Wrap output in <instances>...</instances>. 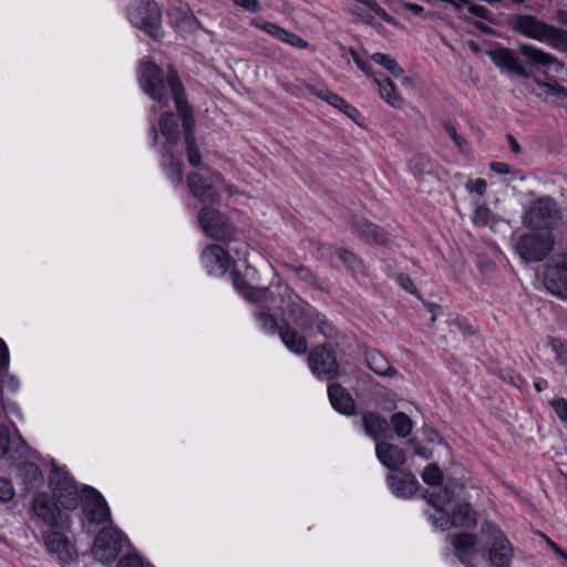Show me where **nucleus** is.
I'll list each match as a JSON object with an SVG mask.
<instances>
[{
    "instance_id": "1",
    "label": "nucleus",
    "mask_w": 567,
    "mask_h": 567,
    "mask_svg": "<svg viewBox=\"0 0 567 567\" xmlns=\"http://www.w3.org/2000/svg\"><path fill=\"white\" fill-rule=\"evenodd\" d=\"M138 81L143 91L150 97L162 104L167 103V89L171 90L178 115L183 121L187 161L192 166H198L202 156L194 136L195 118L190 112L189 105L185 101V90L177 72L173 68H168L165 79L163 69L154 62H142L140 64Z\"/></svg>"
},
{
    "instance_id": "2",
    "label": "nucleus",
    "mask_w": 567,
    "mask_h": 567,
    "mask_svg": "<svg viewBox=\"0 0 567 567\" xmlns=\"http://www.w3.org/2000/svg\"><path fill=\"white\" fill-rule=\"evenodd\" d=\"M509 23L514 32L539 42H547L554 49L567 52V31L530 14L514 16Z\"/></svg>"
},
{
    "instance_id": "3",
    "label": "nucleus",
    "mask_w": 567,
    "mask_h": 567,
    "mask_svg": "<svg viewBox=\"0 0 567 567\" xmlns=\"http://www.w3.org/2000/svg\"><path fill=\"white\" fill-rule=\"evenodd\" d=\"M514 247L524 262H540L554 250L555 236L551 230L528 228L517 238Z\"/></svg>"
},
{
    "instance_id": "4",
    "label": "nucleus",
    "mask_w": 567,
    "mask_h": 567,
    "mask_svg": "<svg viewBox=\"0 0 567 567\" xmlns=\"http://www.w3.org/2000/svg\"><path fill=\"white\" fill-rule=\"evenodd\" d=\"M561 219L560 208L551 197H539L532 202L523 215V225L527 228L551 230Z\"/></svg>"
},
{
    "instance_id": "5",
    "label": "nucleus",
    "mask_w": 567,
    "mask_h": 567,
    "mask_svg": "<svg viewBox=\"0 0 567 567\" xmlns=\"http://www.w3.org/2000/svg\"><path fill=\"white\" fill-rule=\"evenodd\" d=\"M202 230L212 239L230 241L236 239V227L229 218L220 212L205 206L197 215Z\"/></svg>"
},
{
    "instance_id": "6",
    "label": "nucleus",
    "mask_w": 567,
    "mask_h": 567,
    "mask_svg": "<svg viewBox=\"0 0 567 567\" xmlns=\"http://www.w3.org/2000/svg\"><path fill=\"white\" fill-rule=\"evenodd\" d=\"M125 543L127 538L118 528L105 527L95 536L92 554L97 561L109 564L116 559Z\"/></svg>"
},
{
    "instance_id": "7",
    "label": "nucleus",
    "mask_w": 567,
    "mask_h": 567,
    "mask_svg": "<svg viewBox=\"0 0 567 567\" xmlns=\"http://www.w3.org/2000/svg\"><path fill=\"white\" fill-rule=\"evenodd\" d=\"M543 282L553 296L567 300V252L554 255L546 264Z\"/></svg>"
},
{
    "instance_id": "8",
    "label": "nucleus",
    "mask_w": 567,
    "mask_h": 567,
    "mask_svg": "<svg viewBox=\"0 0 567 567\" xmlns=\"http://www.w3.org/2000/svg\"><path fill=\"white\" fill-rule=\"evenodd\" d=\"M482 533L491 540L488 559L494 567H509L514 549L503 532L491 523H483Z\"/></svg>"
},
{
    "instance_id": "9",
    "label": "nucleus",
    "mask_w": 567,
    "mask_h": 567,
    "mask_svg": "<svg viewBox=\"0 0 567 567\" xmlns=\"http://www.w3.org/2000/svg\"><path fill=\"white\" fill-rule=\"evenodd\" d=\"M32 511L35 517L45 526L58 530L70 529L69 515L62 513L48 494L40 493L33 498Z\"/></svg>"
},
{
    "instance_id": "10",
    "label": "nucleus",
    "mask_w": 567,
    "mask_h": 567,
    "mask_svg": "<svg viewBox=\"0 0 567 567\" xmlns=\"http://www.w3.org/2000/svg\"><path fill=\"white\" fill-rule=\"evenodd\" d=\"M53 496L66 509H74L79 504V488L74 480L61 468L54 467L49 476Z\"/></svg>"
},
{
    "instance_id": "11",
    "label": "nucleus",
    "mask_w": 567,
    "mask_h": 567,
    "mask_svg": "<svg viewBox=\"0 0 567 567\" xmlns=\"http://www.w3.org/2000/svg\"><path fill=\"white\" fill-rule=\"evenodd\" d=\"M82 511L87 524L99 525L110 519V509L104 497L89 486L82 489Z\"/></svg>"
},
{
    "instance_id": "12",
    "label": "nucleus",
    "mask_w": 567,
    "mask_h": 567,
    "mask_svg": "<svg viewBox=\"0 0 567 567\" xmlns=\"http://www.w3.org/2000/svg\"><path fill=\"white\" fill-rule=\"evenodd\" d=\"M308 360L311 371L320 379L331 380L339 374L336 354L328 346L315 348Z\"/></svg>"
},
{
    "instance_id": "13",
    "label": "nucleus",
    "mask_w": 567,
    "mask_h": 567,
    "mask_svg": "<svg viewBox=\"0 0 567 567\" xmlns=\"http://www.w3.org/2000/svg\"><path fill=\"white\" fill-rule=\"evenodd\" d=\"M131 22L152 38L159 35L161 11L154 1L138 4L130 14Z\"/></svg>"
},
{
    "instance_id": "14",
    "label": "nucleus",
    "mask_w": 567,
    "mask_h": 567,
    "mask_svg": "<svg viewBox=\"0 0 567 567\" xmlns=\"http://www.w3.org/2000/svg\"><path fill=\"white\" fill-rule=\"evenodd\" d=\"M6 456H10L13 460L23 457L40 458V454L32 450L19 433H17V437H11L9 429L0 423V461Z\"/></svg>"
},
{
    "instance_id": "15",
    "label": "nucleus",
    "mask_w": 567,
    "mask_h": 567,
    "mask_svg": "<svg viewBox=\"0 0 567 567\" xmlns=\"http://www.w3.org/2000/svg\"><path fill=\"white\" fill-rule=\"evenodd\" d=\"M488 55L493 63L502 71L525 79L532 76V73L526 68L523 66L516 53L511 49L499 48L495 50H489Z\"/></svg>"
},
{
    "instance_id": "16",
    "label": "nucleus",
    "mask_w": 567,
    "mask_h": 567,
    "mask_svg": "<svg viewBox=\"0 0 567 567\" xmlns=\"http://www.w3.org/2000/svg\"><path fill=\"white\" fill-rule=\"evenodd\" d=\"M63 530L54 529L45 535L44 544L47 549L56 555L63 563H72L75 560L78 553L74 545L62 533Z\"/></svg>"
},
{
    "instance_id": "17",
    "label": "nucleus",
    "mask_w": 567,
    "mask_h": 567,
    "mask_svg": "<svg viewBox=\"0 0 567 567\" xmlns=\"http://www.w3.org/2000/svg\"><path fill=\"white\" fill-rule=\"evenodd\" d=\"M202 260L212 276L224 275L229 267L228 252L217 244H210L202 251Z\"/></svg>"
},
{
    "instance_id": "18",
    "label": "nucleus",
    "mask_w": 567,
    "mask_h": 567,
    "mask_svg": "<svg viewBox=\"0 0 567 567\" xmlns=\"http://www.w3.org/2000/svg\"><path fill=\"white\" fill-rule=\"evenodd\" d=\"M187 185L192 194L203 204L213 205L220 200L219 192L204 176L192 173L187 176Z\"/></svg>"
},
{
    "instance_id": "19",
    "label": "nucleus",
    "mask_w": 567,
    "mask_h": 567,
    "mask_svg": "<svg viewBox=\"0 0 567 567\" xmlns=\"http://www.w3.org/2000/svg\"><path fill=\"white\" fill-rule=\"evenodd\" d=\"M518 49L520 55L525 59L526 63L530 66H535L537 69L540 68H550L556 66V70L563 69L564 64L559 62L555 56L549 53L544 52L543 50L536 48L535 45L527 43H519Z\"/></svg>"
},
{
    "instance_id": "20",
    "label": "nucleus",
    "mask_w": 567,
    "mask_h": 567,
    "mask_svg": "<svg viewBox=\"0 0 567 567\" xmlns=\"http://www.w3.org/2000/svg\"><path fill=\"white\" fill-rule=\"evenodd\" d=\"M389 485L393 494L398 497L409 498L413 496L419 483L412 473L398 472L388 476Z\"/></svg>"
},
{
    "instance_id": "21",
    "label": "nucleus",
    "mask_w": 567,
    "mask_h": 567,
    "mask_svg": "<svg viewBox=\"0 0 567 567\" xmlns=\"http://www.w3.org/2000/svg\"><path fill=\"white\" fill-rule=\"evenodd\" d=\"M331 405L339 413L351 415L355 411V403L349 391L339 383H332L328 388Z\"/></svg>"
},
{
    "instance_id": "22",
    "label": "nucleus",
    "mask_w": 567,
    "mask_h": 567,
    "mask_svg": "<svg viewBox=\"0 0 567 567\" xmlns=\"http://www.w3.org/2000/svg\"><path fill=\"white\" fill-rule=\"evenodd\" d=\"M377 456L389 470L395 471L405 463V454L398 445L381 442L377 444Z\"/></svg>"
},
{
    "instance_id": "23",
    "label": "nucleus",
    "mask_w": 567,
    "mask_h": 567,
    "mask_svg": "<svg viewBox=\"0 0 567 567\" xmlns=\"http://www.w3.org/2000/svg\"><path fill=\"white\" fill-rule=\"evenodd\" d=\"M365 433L374 441L392 436L390 423L375 412L365 413L362 417Z\"/></svg>"
},
{
    "instance_id": "24",
    "label": "nucleus",
    "mask_w": 567,
    "mask_h": 567,
    "mask_svg": "<svg viewBox=\"0 0 567 567\" xmlns=\"http://www.w3.org/2000/svg\"><path fill=\"white\" fill-rule=\"evenodd\" d=\"M18 478L28 492L40 488L44 483V476L40 467L29 461L18 464Z\"/></svg>"
},
{
    "instance_id": "25",
    "label": "nucleus",
    "mask_w": 567,
    "mask_h": 567,
    "mask_svg": "<svg viewBox=\"0 0 567 567\" xmlns=\"http://www.w3.org/2000/svg\"><path fill=\"white\" fill-rule=\"evenodd\" d=\"M451 543L454 546L456 556L465 565H468L471 559L477 553L475 538L471 534L462 533L454 535L451 538Z\"/></svg>"
},
{
    "instance_id": "26",
    "label": "nucleus",
    "mask_w": 567,
    "mask_h": 567,
    "mask_svg": "<svg viewBox=\"0 0 567 567\" xmlns=\"http://www.w3.org/2000/svg\"><path fill=\"white\" fill-rule=\"evenodd\" d=\"M230 278L234 287L249 301L255 303H262L268 291L267 287L251 288L238 271H231Z\"/></svg>"
},
{
    "instance_id": "27",
    "label": "nucleus",
    "mask_w": 567,
    "mask_h": 567,
    "mask_svg": "<svg viewBox=\"0 0 567 567\" xmlns=\"http://www.w3.org/2000/svg\"><path fill=\"white\" fill-rule=\"evenodd\" d=\"M279 334L285 346L297 354L307 352V340L303 336H299L297 331L288 323L281 326Z\"/></svg>"
},
{
    "instance_id": "28",
    "label": "nucleus",
    "mask_w": 567,
    "mask_h": 567,
    "mask_svg": "<svg viewBox=\"0 0 567 567\" xmlns=\"http://www.w3.org/2000/svg\"><path fill=\"white\" fill-rule=\"evenodd\" d=\"M285 313H287L292 319L295 324L301 329L310 328L313 323L316 315L315 309L309 305L301 307L295 302L288 306L287 310H285Z\"/></svg>"
},
{
    "instance_id": "29",
    "label": "nucleus",
    "mask_w": 567,
    "mask_h": 567,
    "mask_svg": "<svg viewBox=\"0 0 567 567\" xmlns=\"http://www.w3.org/2000/svg\"><path fill=\"white\" fill-rule=\"evenodd\" d=\"M159 130L166 140L164 147L173 148L179 140L178 124L173 113H164L159 118Z\"/></svg>"
},
{
    "instance_id": "30",
    "label": "nucleus",
    "mask_w": 567,
    "mask_h": 567,
    "mask_svg": "<svg viewBox=\"0 0 567 567\" xmlns=\"http://www.w3.org/2000/svg\"><path fill=\"white\" fill-rule=\"evenodd\" d=\"M365 361L368 367L379 375L392 377L398 373V371L391 367L386 358L377 350L367 352Z\"/></svg>"
},
{
    "instance_id": "31",
    "label": "nucleus",
    "mask_w": 567,
    "mask_h": 567,
    "mask_svg": "<svg viewBox=\"0 0 567 567\" xmlns=\"http://www.w3.org/2000/svg\"><path fill=\"white\" fill-rule=\"evenodd\" d=\"M354 228L364 239H372L375 244L382 246L388 244V233L374 224L357 221Z\"/></svg>"
},
{
    "instance_id": "32",
    "label": "nucleus",
    "mask_w": 567,
    "mask_h": 567,
    "mask_svg": "<svg viewBox=\"0 0 567 567\" xmlns=\"http://www.w3.org/2000/svg\"><path fill=\"white\" fill-rule=\"evenodd\" d=\"M162 157H163V165L171 178L175 183L182 182L183 176V163L182 161L175 156L173 148L171 147H163L162 151Z\"/></svg>"
},
{
    "instance_id": "33",
    "label": "nucleus",
    "mask_w": 567,
    "mask_h": 567,
    "mask_svg": "<svg viewBox=\"0 0 567 567\" xmlns=\"http://www.w3.org/2000/svg\"><path fill=\"white\" fill-rule=\"evenodd\" d=\"M452 516L455 527L470 528L476 524V513L468 503L457 504Z\"/></svg>"
},
{
    "instance_id": "34",
    "label": "nucleus",
    "mask_w": 567,
    "mask_h": 567,
    "mask_svg": "<svg viewBox=\"0 0 567 567\" xmlns=\"http://www.w3.org/2000/svg\"><path fill=\"white\" fill-rule=\"evenodd\" d=\"M374 82L380 89L381 97L384 99L386 103L395 109H401L403 106L404 101L396 92V89L390 79L379 80L375 78Z\"/></svg>"
},
{
    "instance_id": "35",
    "label": "nucleus",
    "mask_w": 567,
    "mask_h": 567,
    "mask_svg": "<svg viewBox=\"0 0 567 567\" xmlns=\"http://www.w3.org/2000/svg\"><path fill=\"white\" fill-rule=\"evenodd\" d=\"M371 60L377 64L384 68L394 78H401L404 73L403 69L399 65L395 59L384 53H374L371 55Z\"/></svg>"
},
{
    "instance_id": "36",
    "label": "nucleus",
    "mask_w": 567,
    "mask_h": 567,
    "mask_svg": "<svg viewBox=\"0 0 567 567\" xmlns=\"http://www.w3.org/2000/svg\"><path fill=\"white\" fill-rule=\"evenodd\" d=\"M291 270L298 276L300 280L308 284L313 289L327 291L322 281L309 268L305 266H289Z\"/></svg>"
},
{
    "instance_id": "37",
    "label": "nucleus",
    "mask_w": 567,
    "mask_h": 567,
    "mask_svg": "<svg viewBox=\"0 0 567 567\" xmlns=\"http://www.w3.org/2000/svg\"><path fill=\"white\" fill-rule=\"evenodd\" d=\"M391 424L395 433L401 437L409 436L413 429L412 420L403 412L394 413L391 416Z\"/></svg>"
},
{
    "instance_id": "38",
    "label": "nucleus",
    "mask_w": 567,
    "mask_h": 567,
    "mask_svg": "<svg viewBox=\"0 0 567 567\" xmlns=\"http://www.w3.org/2000/svg\"><path fill=\"white\" fill-rule=\"evenodd\" d=\"M324 97L326 102L330 104L331 106L340 110L346 115H348L350 118H353L354 115L358 114V110L353 107L352 105L348 104L341 96L338 94H334L330 92L329 90L324 91Z\"/></svg>"
},
{
    "instance_id": "39",
    "label": "nucleus",
    "mask_w": 567,
    "mask_h": 567,
    "mask_svg": "<svg viewBox=\"0 0 567 567\" xmlns=\"http://www.w3.org/2000/svg\"><path fill=\"white\" fill-rule=\"evenodd\" d=\"M434 512L430 514V519L432 520L433 525L441 528L442 530H446L451 527H455L453 523V516L452 514L449 515L442 506L433 507Z\"/></svg>"
},
{
    "instance_id": "40",
    "label": "nucleus",
    "mask_w": 567,
    "mask_h": 567,
    "mask_svg": "<svg viewBox=\"0 0 567 567\" xmlns=\"http://www.w3.org/2000/svg\"><path fill=\"white\" fill-rule=\"evenodd\" d=\"M422 480L427 485L437 486L443 480V474L435 463H431L424 468Z\"/></svg>"
},
{
    "instance_id": "41",
    "label": "nucleus",
    "mask_w": 567,
    "mask_h": 567,
    "mask_svg": "<svg viewBox=\"0 0 567 567\" xmlns=\"http://www.w3.org/2000/svg\"><path fill=\"white\" fill-rule=\"evenodd\" d=\"M454 498L455 497L452 496L450 489L446 486L440 488L437 493L431 494L429 497H426L427 503L433 507L450 504Z\"/></svg>"
},
{
    "instance_id": "42",
    "label": "nucleus",
    "mask_w": 567,
    "mask_h": 567,
    "mask_svg": "<svg viewBox=\"0 0 567 567\" xmlns=\"http://www.w3.org/2000/svg\"><path fill=\"white\" fill-rule=\"evenodd\" d=\"M535 83L540 86L545 87L548 93L555 95V96H561L567 99V89L563 85H560L557 81H542L539 79L534 78Z\"/></svg>"
},
{
    "instance_id": "43",
    "label": "nucleus",
    "mask_w": 567,
    "mask_h": 567,
    "mask_svg": "<svg viewBox=\"0 0 567 567\" xmlns=\"http://www.w3.org/2000/svg\"><path fill=\"white\" fill-rule=\"evenodd\" d=\"M337 255L340 260L350 269L357 270L361 266V260L350 250L346 248H338Z\"/></svg>"
},
{
    "instance_id": "44",
    "label": "nucleus",
    "mask_w": 567,
    "mask_h": 567,
    "mask_svg": "<svg viewBox=\"0 0 567 567\" xmlns=\"http://www.w3.org/2000/svg\"><path fill=\"white\" fill-rule=\"evenodd\" d=\"M256 318L261 322V326L265 330L269 332H276L277 330V320L272 315H269L264 311L256 312Z\"/></svg>"
},
{
    "instance_id": "45",
    "label": "nucleus",
    "mask_w": 567,
    "mask_h": 567,
    "mask_svg": "<svg viewBox=\"0 0 567 567\" xmlns=\"http://www.w3.org/2000/svg\"><path fill=\"white\" fill-rule=\"evenodd\" d=\"M443 127L445 132L450 135V137L454 141V143L458 146L461 151H465L467 147V142L464 137L457 134L455 127L450 122H444Z\"/></svg>"
},
{
    "instance_id": "46",
    "label": "nucleus",
    "mask_w": 567,
    "mask_h": 567,
    "mask_svg": "<svg viewBox=\"0 0 567 567\" xmlns=\"http://www.w3.org/2000/svg\"><path fill=\"white\" fill-rule=\"evenodd\" d=\"M550 406L556 412L557 416L561 422L567 423V400L566 399H553L549 401Z\"/></svg>"
},
{
    "instance_id": "47",
    "label": "nucleus",
    "mask_w": 567,
    "mask_h": 567,
    "mask_svg": "<svg viewBox=\"0 0 567 567\" xmlns=\"http://www.w3.org/2000/svg\"><path fill=\"white\" fill-rule=\"evenodd\" d=\"M489 215L491 212L487 207L477 206L473 215V221L476 226H486L489 221Z\"/></svg>"
},
{
    "instance_id": "48",
    "label": "nucleus",
    "mask_w": 567,
    "mask_h": 567,
    "mask_svg": "<svg viewBox=\"0 0 567 567\" xmlns=\"http://www.w3.org/2000/svg\"><path fill=\"white\" fill-rule=\"evenodd\" d=\"M14 496V488L11 481L0 477V501L8 502Z\"/></svg>"
},
{
    "instance_id": "49",
    "label": "nucleus",
    "mask_w": 567,
    "mask_h": 567,
    "mask_svg": "<svg viewBox=\"0 0 567 567\" xmlns=\"http://www.w3.org/2000/svg\"><path fill=\"white\" fill-rule=\"evenodd\" d=\"M396 281L404 290L421 299L419 290L415 288L413 280L409 276L400 274L396 277Z\"/></svg>"
},
{
    "instance_id": "50",
    "label": "nucleus",
    "mask_w": 567,
    "mask_h": 567,
    "mask_svg": "<svg viewBox=\"0 0 567 567\" xmlns=\"http://www.w3.org/2000/svg\"><path fill=\"white\" fill-rule=\"evenodd\" d=\"M432 168L433 166L431 161L425 157H419L414 163V172L419 177H423L425 174H430Z\"/></svg>"
},
{
    "instance_id": "51",
    "label": "nucleus",
    "mask_w": 567,
    "mask_h": 567,
    "mask_svg": "<svg viewBox=\"0 0 567 567\" xmlns=\"http://www.w3.org/2000/svg\"><path fill=\"white\" fill-rule=\"evenodd\" d=\"M116 567H144V564L138 555L132 554L120 559Z\"/></svg>"
},
{
    "instance_id": "52",
    "label": "nucleus",
    "mask_w": 567,
    "mask_h": 567,
    "mask_svg": "<svg viewBox=\"0 0 567 567\" xmlns=\"http://www.w3.org/2000/svg\"><path fill=\"white\" fill-rule=\"evenodd\" d=\"M486 188H487V183L483 178H477L475 181H468L466 183V189L471 193H476L480 196L485 194Z\"/></svg>"
},
{
    "instance_id": "53",
    "label": "nucleus",
    "mask_w": 567,
    "mask_h": 567,
    "mask_svg": "<svg viewBox=\"0 0 567 567\" xmlns=\"http://www.w3.org/2000/svg\"><path fill=\"white\" fill-rule=\"evenodd\" d=\"M281 40L299 49H306L308 47V42L306 40L289 31H286L285 37H282Z\"/></svg>"
},
{
    "instance_id": "54",
    "label": "nucleus",
    "mask_w": 567,
    "mask_h": 567,
    "mask_svg": "<svg viewBox=\"0 0 567 567\" xmlns=\"http://www.w3.org/2000/svg\"><path fill=\"white\" fill-rule=\"evenodd\" d=\"M369 8L371 11H373L377 16H379L383 21L389 22L391 24H395V19L390 16L380 4H378L374 1L368 2Z\"/></svg>"
},
{
    "instance_id": "55",
    "label": "nucleus",
    "mask_w": 567,
    "mask_h": 567,
    "mask_svg": "<svg viewBox=\"0 0 567 567\" xmlns=\"http://www.w3.org/2000/svg\"><path fill=\"white\" fill-rule=\"evenodd\" d=\"M262 29L274 35V37H277L278 39L281 40L282 37H285V33L287 30L280 28L279 25L275 24V23H271V22H266L264 25H262Z\"/></svg>"
},
{
    "instance_id": "56",
    "label": "nucleus",
    "mask_w": 567,
    "mask_h": 567,
    "mask_svg": "<svg viewBox=\"0 0 567 567\" xmlns=\"http://www.w3.org/2000/svg\"><path fill=\"white\" fill-rule=\"evenodd\" d=\"M9 365V350L4 341L0 338V372Z\"/></svg>"
},
{
    "instance_id": "57",
    "label": "nucleus",
    "mask_w": 567,
    "mask_h": 567,
    "mask_svg": "<svg viewBox=\"0 0 567 567\" xmlns=\"http://www.w3.org/2000/svg\"><path fill=\"white\" fill-rule=\"evenodd\" d=\"M233 2L250 12H257L259 10L258 0H233Z\"/></svg>"
},
{
    "instance_id": "58",
    "label": "nucleus",
    "mask_w": 567,
    "mask_h": 567,
    "mask_svg": "<svg viewBox=\"0 0 567 567\" xmlns=\"http://www.w3.org/2000/svg\"><path fill=\"white\" fill-rule=\"evenodd\" d=\"M353 61L355 62L357 66L364 72L365 74H370V66L359 56L358 52L354 49L349 50Z\"/></svg>"
},
{
    "instance_id": "59",
    "label": "nucleus",
    "mask_w": 567,
    "mask_h": 567,
    "mask_svg": "<svg viewBox=\"0 0 567 567\" xmlns=\"http://www.w3.org/2000/svg\"><path fill=\"white\" fill-rule=\"evenodd\" d=\"M489 167L493 172L496 174H509L512 172V168L508 164L502 163V162H492L489 164Z\"/></svg>"
},
{
    "instance_id": "60",
    "label": "nucleus",
    "mask_w": 567,
    "mask_h": 567,
    "mask_svg": "<svg viewBox=\"0 0 567 567\" xmlns=\"http://www.w3.org/2000/svg\"><path fill=\"white\" fill-rule=\"evenodd\" d=\"M420 300L423 302V305L429 310V312L432 313L431 323H434L436 321V317H437L436 311H439L441 309V306L437 303L431 302V301H426L422 297Z\"/></svg>"
},
{
    "instance_id": "61",
    "label": "nucleus",
    "mask_w": 567,
    "mask_h": 567,
    "mask_svg": "<svg viewBox=\"0 0 567 567\" xmlns=\"http://www.w3.org/2000/svg\"><path fill=\"white\" fill-rule=\"evenodd\" d=\"M468 11L473 16L478 17V18H483V19H485L487 17V13H488V10L485 7L478 6V4H471V6H468Z\"/></svg>"
},
{
    "instance_id": "62",
    "label": "nucleus",
    "mask_w": 567,
    "mask_h": 567,
    "mask_svg": "<svg viewBox=\"0 0 567 567\" xmlns=\"http://www.w3.org/2000/svg\"><path fill=\"white\" fill-rule=\"evenodd\" d=\"M445 486L450 489V493L454 497L460 496L461 492L463 491V485L457 481H449Z\"/></svg>"
},
{
    "instance_id": "63",
    "label": "nucleus",
    "mask_w": 567,
    "mask_h": 567,
    "mask_svg": "<svg viewBox=\"0 0 567 567\" xmlns=\"http://www.w3.org/2000/svg\"><path fill=\"white\" fill-rule=\"evenodd\" d=\"M403 8L411 11L412 13H414L416 16L423 13V11H424V8L422 6L412 3V2H404Z\"/></svg>"
},
{
    "instance_id": "64",
    "label": "nucleus",
    "mask_w": 567,
    "mask_h": 567,
    "mask_svg": "<svg viewBox=\"0 0 567 567\" xmlns=\"http://www.w3.org/2000/svg\"><path fill=\"white\" fill-rule=\"evenodd\" d=\"M414 452L416 455H419L420 457L425 458V460H429L432 457V451L426 447L420 446V445H415Z\"/></svg>"
}]
</instances>
